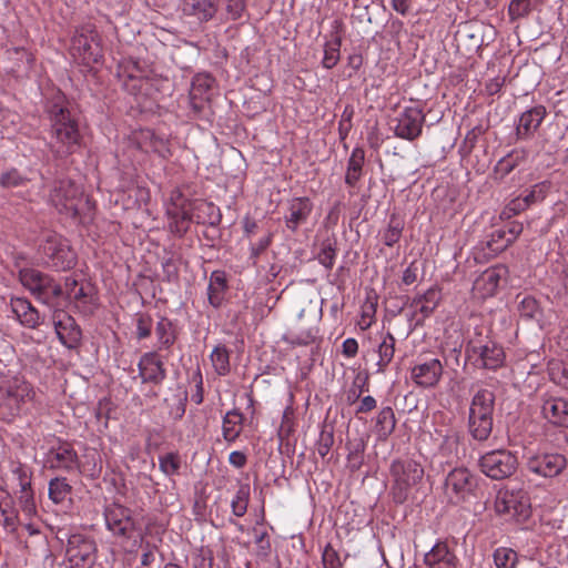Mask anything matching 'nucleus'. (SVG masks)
<instances>
[{
  "label": "nucleus",
  "mask_w": 568,
  "mask_h": 568,
  "mask_svg": "<svg viewBox=\"0 0 568 568\" xmlns=\"http://www.w3.org/2000/svg\"><path fill=\"white\" fill-rule=\"evenodd\" d=\"M49 202L60 214L72 219L82 220L92 210V202L84 196L82 187L70 179L53 183Z\"/></svg>",
  "instance_id": "1"
},
{
  "label": "nucleus",
  "mask_w": 568,
  "mask_h": 568,
  "mask_svg": "<svg viewBox=\"0 0 568 568\" xmlns=\"http://www.w3.org/2000/svg\"><path fill=\"white\" fill-rule=\"evenodd\" d=\"M51 141L50 149L57 158H65L80 146L81 134L78 123L69 110L53 105L51 110Z\"/></svg>",
  "instance_id": "2"
},
{
  "label": "nucleus",
  "mask_w": 568,
  "mask_h": 568,
  "mask_svg": "<svg viewBox=\"0 0 568 568\" xmlns=\"http://www.w3.org/2000/svg\"><path fill=\"white\" fill-rule=\"evenodd\" d=\"M33 397V387L22 377L3 381L0 385V419L14 420Z\"/></svg>",
  "instance_id": "3"
},
{
  "label": "nucleus",
  "mask_w": 568,
  "mask_h": 568,
  "mask_svg": "<svg viewBox=\"0 0 568 568\" xmlns=\"http://www.w3.org/2000/svg\"><path fill=\"white\" fill-rule=\"evenodd\" d=\"M494 408V392L480 388L474 394L469 406L468 430L475 440L485 442L489 438L493 430Z\"/></svg>",
  "instance_id": "4"
},
{
  "label": "nucleus",
  "mask_w": 568,
  "mask_h": 568,
  "mask_svg": "<svg viewBox=\"0 0 568 568\" xmlns=\"http://www.w3.org/2000/svg\"><path fill=\"white\" fill-rule=\"evenodd\" d=\"M390 474L394 478L393 499L397 504H403L410 488L423 479L424 468L414 459H397L390 465Z\"/></svg>",
  "instance_id": "5"
},
{
  "label": "nucleus",
  "mask_w": 568,
  "mask_h": 568,
  "mask_svg": "<svg viewBox=\"0 0 568 568\" xmlns=\"http://www.w3.org/2000/svg\"><path fill=\"white\" fill-rule=\"evenodd\" d=\"M70 53L82 64L97 63L102 58L100 37L92 23H84L75 29L71 40Z\"/></svg>",
  "instance_id": "6"
},
{
  "label": "nucleus",
  "mask_w": 568,
  "mask_h": 568,
  "mask_svg": "<svg viewBox=\"0 0 568 568\" xmlns=\"http://www.w3.org/2000/svg\"><path fill=\"white\" fill-rule=\"evenodd\" d=\"M40 252L44 263L58 271L70 270L75 264V253L68 241L55 233L45 236L40 246Z\"/></svg>",
  "instance_id": "7"
},
{
  "label": "nucleus",
  "mask_w": 568,
  "mask_h": 568,
  "mask_svg": "<svg viewBox=\"0 0 568 568\" xmlns=\"http://www.w3.org/2000/svg\"><path fill=\"white\" fill-rule=\"evenodd\" d=\"M477 477L465 467L452 469L445 479L444 494L453 504H459L475 495Z\"/></svg>",
  "instance_id": "8"
},
{
  "label": "nucleus",
  "mask_w": 568,
  "mask_h": 568,
  "mask_svg": "<svg viewBox=\"0 0 568 568\" xmlns=\"http://www.w3.org/2000/svg\"><path fill=\"white\" fill-rule=\"evenodd\" d=\"M521 232V226L511 224L494 227L484 241L475 248L476 260H489L503 252Z\"/></svg>",
  "instance_id": "9"
},
{
  "label": "nucleus",
  "mask_w": 568,
  "mask_h": 568,
  "mask_svg": "<svg viewBox=\"0 0 568 568\" xmlns=\"http://www.w3.org/2000/svg\"><path fill=\"white\" fill-rule=\"evenodd\" d=\"M21 284L39 301L50 304L62 294L61 286L47 274L34 268H23L19 272Z\"/></svg>",
  "instance_id": "10"
},
{
  "label": "nucleus",
  "mask_w": 568,
  "mask_h": 568,
  "mask_svg": "<svg viewBox=\"0 0 568 568\" xmlns=\"http://www.w3.org/2000/svg\"><path fill=\"white\" fill-rule=\"evenodd\" d=\"M466 353L477 365L487 369H496L505 361L503 347L488 337H478L469 341Z\"/></svg>",
  "instance_id": "11"
},
{
  "label": "nucleus",
  "mask_w": 568,
  "mask_h": 568,
  "mask_svg": "<svg viewBox=\"0 0 568 568\" xmlns=\"http://www.w3.org/2000/svg\"><path fill=\"white\" fill-rule=\"evenodd\" d=\"M95 551V544L91 538L82 534L70 535L65 550L69 568H91Z\"/></svg>",
  "instance_id": "12"
},
{
  "label": "nucleus",
  "mask_w": 568,
  "mask_h": 568,
  "mask_svg": "<svg viewBox=\"0 0 568 568\" xmlns=\"http://www.w3.org/2000/svg\"><path fill=\"white\" fill-rule=\"evenodd\" d=\"M479 465L486 476L500 480L515 471L517 458L508 450L497 449L481 456Z\"/></svg>",
  "instance_id": "13"
},
{
  "label": "nucleus",
  "mask_w": 568,
  "mask_h": 568,
  "mask_svg": "<svg viewBox=\"0 0 568 568\" xmlns=\"http://www.w3.org/2000/svg\"><path fill=\"white\" fill-rule=\"evenodd\" d=\"M425 118L418 105L405 106L396 118L395 135L408 141L416 140L422 134Z\"/></svg>",
  "instance_id": "14"
},
{
  "label": "nucleus",
  "mask_w": 568,
  "mask_h": 568,
  "mask_svg": "<svg viewBox=\"0 0 568 568\" xmlns=\"http://www.w3.org/2000/svg\"><path fill=\"white\" fill-rule=\"evenodd\" d=\"M189 203L179 190L171 193V204L166 209V214L170 220L169 227L178 236H183L187 232L190 223L193 222L194 216Z\"/></svg>",
  "instance_id": "15"
},
{
  "label": "nucleus",
  "mask_w": 568,
  "mask_h": 568,
  "mask_svg": "<svg viewBox=\"0 0 568 568\" xmlns=\"http://www.w3.org/2000/svg\"><path fill=\"white\" fill-rule=\"evenodd\" d=\"M508 270L505 265L497 264L488 267L474 281L473 295L483 300L495 295L500 282L506 278Z\"/></svg>",
  "instance_id": "16"
},
{
  "label": "nucleus",
  "mask_w": 568,
  "mask_h": 568,
  "mask_svg": "<svg viewBox=\"0 0 568 568\" xmlns=\"http://www.w3.org/2000/svg\"><path fill=\"white\" fill-rule=\"evenodd\" d=\"M105 524L114 535L129 537L134 530L131 511L119 504H111L104 511Z\"/></svg>",
  "instance_id": "17"
},
{
  "label": "nucleus",
  "mask_w": 568,
  "mask_h": 568,
  "mask_svg": "<svg viewBox=\"0 0 568 568\" xmlns=\"http://www.w3.org/2000/svg\"><path fill=\"white\" fill-rule=\"evenodd\" d=\"M443 371L442 362L438 358H430L414 365L410 369V378L418 387L432 388L439 383Z\"/></svg>",
  "instance_id": "18"
},
{
  "label": "nucleus",
  "mask_w": 568,
  "mask_h": 568,
  "mask_svg": "<svg viewBox=\"0 0 568 568\" xmlns=\"http://www.w3.org/2000/svg\"><path fill=\"white\" fill-rule=\"evenodd\" d=\"M313 212V202L307 196L293 197L288 201L287 212L284 216L286 227L295 233L305 224Z\"/></svg>",
  "instance_id": "19"
},
{
  "label": "nucleus",
  "mask_w": 568,
  "mask_h": 568,
  "mask_svg": "<svg viewBox=\"0 0 568 568\" xmlns=\"http://www.w3.org/2000/svg\"><path fill=\"white\" fill-rule=\"evenodd\" d=\"M143 383L161 384L166 377V369L156 352L144 353L138 364Z\"/></svg>",
  "instance_id": "20"
},
{
  "label": "nucleus",
  "mask_w": 568,
  "mask_h": 568,
  "mask_svg": "<svg viewBox=\"0 0 568 568\" xmlns=\"http://www.w3.org/2000/svg\"><path fill=\"white\" fill-rule=\"evenodd\" d=\"M47 463L50 468L65 471L79 469V458L71 444L62 443L52 447L48 453Z\"/></svg>",
  "instance_id": "21"
},
{
  "label": "nucleus",
  "mask_w": 568,
  "mask_h": 568,
  "mask_svg": "<svg viewBox=\"0 0 568 568\" xmlns=\"http://www.w3.org/2000/svg\"><path fill=\"white\" fill-rule=\"evenodd\" d=\"M424 564L427 568H457L458 558L445 541H438L425 554Z\"/></svg>",
  "instance_id": "22"
},
{
  "label": "nucleus",
  "mask_w": 568,
  "mask_h": 568,
  "mask_svg": "<svg viewBox=\"0 0 568 568\" xmlns=\"http://www.w3.org/2000/svg\"><path fill=\"white\" fill-rule=\"evenodd\" d=\"M0 526L14 540L22 542L19 531L20 519L12 497H4V500H0Z\"/></svg>",
  "instance_id": "23"
},
{
  "label": "nucleus",
  "mask_w": 568,
  "mask_h": 568,
  "mask_svg": "<svg viewBox=\"0 0 568 568\" xmlns=\"http://www.w3.org/2000/svg\"><path fill=\"white\" fill-rule=\"evenodd\" d=\"M541 415L554 425L568 428V400L561 397H550L541 405Z\"/></svg>",
  "instance_id": "24"
},
{
  "label": "nucleus",
  "mask_w": 568,
  "mask_h": 568,
  "mask_svg": "<svg viewBox=\"0 0 568 568\" xmlns=\"http://www.w3.org/2000/svg\"><path fill=\"white\" fill-rule=\"evenodd\" d=\"M219 11L216 0H184L183 12L200 22L212 20Z\"/></svg>",
  "instance_id": "25"
},
{
  "label": "nucleus",
  "mask_w": 568,
  "mask_h": 568,
  "mask_svg": "<svg viewBox=\"0 0 568 568\" xmlns=\"http://www.w3.org/2000/svg\"><path fill=\"white\" fill-rule=\"evenodd\" d=\"M10 305L13 314L23 326L36 328L40 325V314L28 300L13 297Z\"/></svg>",
  "instance_id": "26"
},
{
  "label": "nucleus",
  "mask_w": 568,
  "mask_h": 568,
  "mask_svg": "<svg viewBox=\"0 0 568 568\" xmlns=\"http://www.w3.org/2000/svg\"><path fill=\"white\" fill-rule=\"evenodd\" d=\"M191 206L193 222L197 224L217 225L221 222L219 209L211 202L195 200L189 203Z\"/></svg>",
  "instance_id": "27"
},
{
  "label": "nucleus",
  "mask_w": 568,
  "mask_h": 568,
  "mask_svg": "<svg viewBox=\"0 0 568 568\" xmlns=\"http://www.w3.org/2000/svg\"><path fill=\"white\" fill-rule=\"evenodd\" d=\"M566 467V458L560 454L535 456V474L544 477H555Z\"/></svg>",
  "instance_id": "28"
},
{
  "label": "nucleus",
  "mask_w": 568,
  "mask_h": 568,
  "mask_svg": "<svg viewBox=\"0 0 568 568\" xmlns=\"http://www.w3.org/2000/svg\"><path fill=\"white\" fill-rule=\"evenodd\" d=\"M54 326L55 333L64 346L71 348L80 341L81 331L71 316L63 314V318L55 321Z\"/></svg>",
  "instance_id": "29"
},
{
  "label": "nucleus",
  "mask_w": 568,
  "mask_h": 568,
  "mask_svg": "<svg viewBox=\"0 0 568 568\" xmlns=\"http://www.w3.org/2000/svg\"><path fill=\"white\" fill-rule=\"evenodd\" d=\"M440 298V290L432 286L424 294L416 296L412 302V306L424 317H428L438 306Z\"/></svg>",
  "instance_id": "30"
},
{
  "label": "nucleus",
  "mask_w": 568,
  "mask_h": 568,
  "mask_svg": "<svg viewBox=\"0 0 568 568\" xmlns=\"http://www.w3.org/2000/svg\"><path fill=\"white\" fill-rule=\"evenodd\" d=\"M226 288L227 284L224 272H212L207 286V300L213 307L217 308L221 306Z\"/></svg>",
  "instance_id": "31"
},
{
  "label": "nucleus",
  "mask_w": 568,
  "mask_h": 568,
  "mask_svg": "<svg viewBox=\"0 0 568 568\" xmlns=\"http://www.w3.org/2000/svg\"><path fill=\"white\" fill-rule=\"evenodd\" d=\"M365 162V151L362 148H355L347 162L345 183L354 187L363 175V165Z\"/></svg>",
  "instance_id": "32"
},
{
  "label": "nucleus",
  "mask_w": 568,
  "mask_h": 568,
  "mask_svg": "<svg viewBox=\"0 0 568 568\" xmlns=\"http://www.w3.org/2000/svg\"><path fill=\"white\" fill-rule=\"evenodd\" d=\"M395 343L396 339L392 333L387 332L383 336L382 342L378 344L376 351L378 355V361L376 363L377 374H384L387 366L393 361L395 354Z\"/></svg>",
  "instance_id": "33"
},
{
  "label": "nucleus",
  "mask_w": 568,
  "mask_h": 568,
  "mask_svg": "<svg viewBox=\"0 0 568 568\" xmlns=\"http://www.w3.org/2000/svg\"><path fill=\"white\" fill-rule=\"evenodd\" d=\"M243 420V414L236 409L230 410L225 414L223 417L222 433L223 438L226 442L233 443L239 438L242 432Z\"/></svg>",
  "instance_id": "34"
},
{
  "label": "nucleus",
  "mask_w": 568,
  "mask_h": 568,
  "mask_svg": "<svg viewBox=\"0 0 568 568\" xmlns=\"http://www.w3.org/2000/svg\"><path fill=\"white\" fill-rule=\"evenodd\" d=\"M140 148L145 152H154L162 158L170 155V149L168 142L156 136L152 131L146 130L141 132V139L139 141Z\"/></svg>",
  "instance_id": "35"
},
{
  "label": "nucleus",
  "mask_w": 568,
  "mask_h": 568,
  "mask_svg": "<svg viewBox=\"0 0 568 568\" xmlns=\"http://www.w3.org/2000/svg\"><path fill=\"white\" fill-rule=\"evenodd\" d=\"M210 359L219 376H226L231 372L230 351L225 345H216L211 352Z\"/></svg>",
  "instance_id": "36"
},
{
  "label": "nucleus",
  "mask_w": 568,
  "mask_h": 568,
  "mask_svg": "<svg viewBox=\"0 0 568 568\" xmlns=\"http://www.w3.org/2000/svg\"><path fill=\"white\" fill-rule=\"evenodd\" d=\"M155 335L159 343V349L170 348L176 339L174 326L166 317H161L156 323Z\"/></svg>",
  "instance_id": "37"
},
{
  "label": "nucleus",
  "mask_w": 568,
  "mask_h": 568,
  "mask_svg": "<svg viewBox=\"0 0 568 568\" xmlns=\"http://www.w3.org/2000/svg\"><path fill=\"white\" fill-rule=\"evenodd\" d=\"M216 3L221 7V14L225 21H237L246 11L245 0H216Z\"/></svg>",
  "instance_id": "38"
},
{
  "label": "nucleus",
  "mask_w": 568,
  "mask_h": 568,
  "mask_svg": "<svg viewBox=\"0 0 568 568\" xmlns=\"http://www.w3.org/2000/svg\"><path fill=\"white\" fill-rule=\"evenodd\" d=\"M337 254V242L335 239H325L320 244L316 258L326 270H332Z\"/></svg>",
  "instance_id": "39"
},
{
  "label": "nucleus",
  "mask_w": 568,
  "mask_h": 568,
  "mask_svg": "<svg viewBox=\"0 0 568 568\" xmlns=\"http://www.w3.org/2000/svg\"><path fill=\"white\" fill-rule=\"evenodd\" d=\"M404 221L396 214L389 216L388 225L382 233V241L386 246H394L402 237Z\"/></svg>",
  "instance_id": "40"
},
{
  "label": "nucleus",
  "mask_w": 568,
  "mask_h": 568,
  "mask_svg": "<svg viewBox=\"0 0 568 568\" xmlns=\"http://www.w3.org/2000/svg\"><path fill=\"white\" fill-rule=\"evenodd\" d=\"M72 491L71 485L65 478L55 477L49 483V498L54 504H61L70 498Z\"/></svg>",
  "instance_id": "41"
},
{
  "label": "nucleus",
  "mask_w": 568,
  "mask_h": 568,
  "mask_svg": "<svg viewBox=\"0 0 568 568\" xmlns=\"http://www.w3.org/2000/svg\"><path fill=\"white\" fill-rule=\"evenodd\" d=\"M376 427L383 437H388L396 427V417L392 407L387 406L381 409L376 419Z\"/></svg>",
  "instance_id": "42"
},
{
  "label": "nucleus",
  "mask_w": 568,
  "mask_h": 568,
  "mask_svg": "<svg viewBox=\"0 0 568 568\" xmlns=\"http://www.w3.org/2000/svg\"><path fill=\"white\" fill-rule=\"evenodd\" d=\"M214 78H212L210 74L206 73H199L194 75L190 94L193 98H201V97H209L210 98V91L212 90L214 85Z\"/></svg>",
  "instance_id": "43"
},
{
  "label": "nucleus",
  "mask_w": 568,
  "mask_h": 568,
  "mask_svg": "<svg viewBox=\"0 0 568 568\" xmlns=\"http://www.w3.org/2000/svg\"><path fill=\"white\" fill-rule=\"evenodd\" d=\"M250 501V485L241 484L239 489L231 501L232 513L236 517H243L247 511Z\"/></svg>",
  "instance_id": "44"
},
{
  "label": "nucleus",
  "mask_w": 568,
  "mask_h": 568,
  "mask_svg": "<svg viewBox=\"0 0 568 568\" xmlns=\"http://www.w3.org/2000/svg\"><path fill=\"white\" fill-rule=\"evenodd\" d=\"M14 494L24 515L30 517L37 513L34 494L31 486L19 488Z\"/></svg>",
  "instance_id": "45"
},
{
  "label": "nucleus",
  "mask_w": 568,
  "mask_h": 568,
  "mask_svg": "<svg viewBox=\"0 0 568 568\" xmlns=\"http://www.w3.org/2000/svg\"><path fill=\"white\" fill-rule=\"evenodd\" d=\"M159 467L165 476L178 475L181 468L180 455L171 452L159 456Z\"/></svg>",
  "instance_id": "46"
},
{
  "label": "nucleus",
  "mask_w": 568,
  "mask_h": 568,
  "mask_svg": "<svg viewBox=\"0 0 568 568\" xmlns=\"http://www.w3.org/2000/svg\"><path fill=\"white\" fill-rule=\"evenodd\" d=\"M28 182L29 179L14 168L3 171L0 174V185L3 189L24 186Z\"/></svg>",
  "instance_id": "47"
},
{
  "label": "nucleus",
  "mask_w": 568,
  "mask_h": 568,
  "mask_svg": "<svg viewBox=\"0 0 568 568\" xmlns=\"http://www.w3.org/2000/svg\"><path fill=\"white\" fill-rule=\"evenodd\" d=\"M342 41L339 38H335L325 43L324 57L322 64L325 69L334 68L339 61V49Z\"/></svg>",
  "instance_id": "48"
},
{
  "label": "nucleus",
  "mask_w": 568,
  "mask_h": 568,
  "mask_svg": "<svg viewBox=\"0 0 568 568\" xmlns=\"http://www.w3.org/2000/svg\"><path fill=\"white\" fill-rule=\"evenodd\" d=\"M550 379L565 388H568V369L560 361H550L548 364Z\"/></svg>",
  "instance_id": "49"
},
{
  "label": "nucleus",
  "mask_w": 568,
  "mask_h": 568,
  "mask_svg": "<svg viewBox=\"0 0 568 568\" xmlns=\"http://www.w3.org/2000/svg\"><path fill=\"white\" fill-rule=\"evenodd\" d=\"M517 561V554L510 548H497L494 552V562L497 568H514Z\"/></svg>",
  "instance_id": "50"
},
{
  "label": "nucleus",
  "mask_w": 568,
  "mask_h": 568,
  "mask_svg": "<svg viewBox=\"0 0 568 568\" xmlns=\"http://www.w3.org/2000/svg\"><path fill=\"white\" fill-rule=\"evenodd\" d=\"M459 437L456 433L446 434L439 445V453L447 459L457 457Z\"/></svg>",
  "instance_id": "51"
},
{
  "label": "nucleus",
  "mask_w": 568,
  "mask_h": 568,
  "mask_svg": "<svg viewBox=\"0 0 568 568\" xmlns=\"http://www.w3.org/2000/svg\"><path fill=\"white\" fill-rule=\"evenodd\" d=\"M11 473L19 488L31 486V473L28 467L21 463H11Z\"/></svg>",
  "instance_id": "52"
},
{
  "label": "nucleus",
  "mask_w": 568,
  "mask_h": 568,
  "mask_svg": "<svg viewBox=\"0 0 568 568\" xmlns=\"http://www.w3.org/2000/svg\"><path fill=\"white\" fill-rule=\"evenodd\" d=\"M192 566L194 568H212L213 554L211 549L201 547L195 550L192 555Z\"/></svg>",
  "instance_id": "53"
},
{
  "label": "nucleus",
  "mask_w": 568,
  "mask_h": 568,
  "mask_svg": "<svg viewBox=\"0 0 568 568\" xmlns=\"http://www.w3.org/2000/svg\"><path fill=\"white\" fill-rule=\"evenodd\" d=\"M531 11V0H513L509 4V16L513 20L527 18Z\"/></svg>",
  "instance_id": "54"
},
{
  "label": "nucleus",
  "mask_w": 568,
  "mask_h": 568,
  "mask_svg": "<svg viewBox=\"0 0 568 568\" xmlns=\"http://www.w3.org/2000/svg\"><path fill=\"white\" fill-rule=\"evenodd\" d=\"M136 325V337L138 339H144L150 337L153 326V321L150 315L140 313L136 314L135 318Z\"/></svg>",
  "instance_id": "55"
},
{
  "label": "nucleus",
  "mask_w": 568,
  "mask_h": 568,
  "mask_svg": "<svg viewBox=\"0 0 568 568\" xmlns=\"http://www.w3.org/2000/svg\"><path fill=\"white\" fill-rule=\"evenodd\" d=\"M322 561L324 568H343L341 557L331 544L325 546L322 555Z\"/></svg>",
  "instance_id": "56"
},
{
  "label": "nucleus",
  "mask_w": 568,
  "mask_h": 568,
  "mask_svg": "<svg viewBox=\"0 0 568 568\" xmlns=\"http://www.w3.org/2000/svg\"><path fill=\"white\" fill-rule=\"evenodd\" d=\"M334 444V435L332 430L323 429L320 434L318 440L316 443V450L318 455L324 458L329 453L332 446Z\"/></svg>",
  "instance_id": "57"
},
{
  "label": "nucleus",
  "mask_w": 568,
  "mask_h": 568,
  "mask_svg": "<svg viewBox=\"0 0 568 568\" xmlns=\"http://www.w3.org/2000/svg\"><path fill=\"white\" fill-rule=\"evenodd\" d=\"M532 199V191L526 194L524 197H517L509 202L504 214L508 216L511 214H518L529 207L530 200Z\"/></svg>",
  "instance_id": "58"
},
{
  "label": "nucleus",
  "mask_w": 568,
  "mask_h": 568,
  "mask_svg": "<svg viewBox=\"0 0 568 568\" xmlns=\"http://www.w3.org/2000/svg\"><path fill=\"white\" fill-rule=\"evenodd\" d=\"M272 237V233H268L266 236L262 237L257 243L251 246L250 258L252 260L253 265L257 263L258 256L271 245Z\"/></svg>",
  "instance_id": "59"
},
{
  "label": "nucleus",
  "mask_w": 568,
  "mask_h": 568,
  "mask_svg": "<svg viewBox=\"0 0 568 568\" xmlns=\"http://www.w3.org/2000/svg\"><path fill=\"white\" fill-rule=\"evenodd\" d=\"M532 123V110H528L519 119L517 125V135L521 139H527L530 135V125Z\"/></svg>",
  "instance_id": "60"
},
{
  "label": "nucleus",
  "mask_w": 568,
  "mask_h": 568,
  "mask_svg": "<svg viewBox=\"0 0 568 568\" xmlns=\"http://www.w3.org/2000/svg\"><path fill=\"white\" fill-rule=\"evenodd\" d=\"M19 531H20L22 537H23V534L27 532L29 537H34L36 539H38V541H40V544H44L45 542V537L41 534L39 527L36 524H33V523H28V524H24V525L20 524ZM22 541L24 542V547L26 548L30 547L28 545L27 540L22 539Z\"/></svg>",
  "instance_id": "61"
},
{
  "label": "nucleus",
  "mask_w": 568,
  "mask_h": 568,
  "mask_svg": "<svg viewBox=\"0 0 568 568\" xmlns=\"http://www.w3.org/2000/svg\"><path fill=\"white\" fill-rule=\"evenodd\" d=\"M316 332L313 328L295 333L291 332V343L296 345H308L314 342Z\"/></svg>",
  "instance_id": "62"
},
{
  "label": "nucleus",
  "mask_w": 568,
  "mask_h": 568,
  "mask_svg": "<svg viewBox=\"0 0 568 568\" xmlns=\"http://www.w3.org/2000/svg\"><path fill=\"white\" fill-rule=\"evenodd\" d=\"M162 268L168 281H173L178 277V263L172 257H169L162 262Z\"/></svg>",
  "instance_id": "63"
},
{
  "label": "nucleus",
  "mask_w": 568,
  "mask_h": 568,
  "mask_svg": "<svg viewBox=\"0 0 568 568\" xmlns=\"http://www.w3.org/2000/svg\"><path fill=\"white\" fill-rule=\"evenodd\" d=\"M376 406H377L376 399L373 396L367 395L362 398L358 407L356 408V414L369 413V412L374 410L376 408Z\"/></svg>",
  "instance_id": "64"
}]
</instances>
